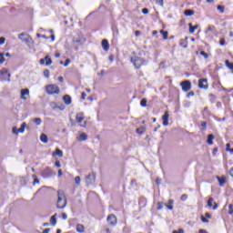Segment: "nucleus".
<instances>
[{
	"label": "nucleus",
	"instance_id": "obj_1",
	"mask_svg": "<svg viewBox=\"0 0 233 233\" xmlns=\"http://www.w3.org/2000/svg\"><path fill=\"white\" fill-rule=\"evenodd\" d=\"M130 61H131V63H133L135 68H137V69L141 68V66H143V65H147V61H145V59L137 56V55L136 54V51H133L131 53Z\"/></svg>",
	"mask_w": 233,
	"mask_h": 233
},
{
	"label": "nucleus",
	"instance_id": "obj_2",
	"mask_svg": "<svg viewBox=\"0 0 233 233\" xmlns=\"http://www.w3.org/2000/svg\"><path fill=\"white\" fill-rule=\"evenodd\" d=\"M57 202H56V208H65L66 207V197L65 196V193L63 191L58 190L57 191Z\"/></svg>",
	"mask_w": 233,
	"mask_h": 233
},
{
	"label": "nucleus",
	"instance_id": "obj_3",
	"mask_svg": "<svg viewBox=\"0 0 233 233\" xmlns=\"http://www.w3.org/2000/svg\"><path fill=\"white\" fill-rule=\"evenodd\" d=\"M46 94H48L49 96H54L56 94H59L60 89H59V86L56 85H48L46 86Z\"/></svg>",
	"mask_w": 233,
	"mask_h": 233
},
{
	"label": "nucleus",
	"instance_id": "obj_4",
	"mask_svg": "<svg viewBox=\"0 0 233 233\" xmlns=\"http://www.w3.org/2000/svg\"><path fill=\"white\" fill-rule=\"evenodd\" d=\"M86 183L87 187L96 183V172H91L86 177Z\"/></svg>",
	"mask_w": 233,
	"mask_h": 233
},
{
	"label": "nucleus",
	"instance_id": "obj_5",
	"mask_svg": "<svg viewBox=\"0 0 233 233\" xmlns=\"http://www.w3.org/2000/svg\"><path fill=\"white\" fill-rule=\"evenodd\" d=\"M41 176H43L46 178L52 177V176H56V172L52 170V168L47 167L41 172Z\"/></svg>",
	"mask_w": 233,
	"mask_h": 233
},
{
	"label": "nucleus",
	"instance_id": "obj_6",
	"mask_svg": "<svg viewBox=\"0 0 233 233\" xmlns=\"http://www.w3.org/2000/svg\"><path fill=\"white\" fill-rule=\"evenodd\" d=\"M180 86L182 87L183 92H188V90L192 88V83L190 80L182 81Z\"/></svg>",
	"mask_w": 233,
	"mask_h": 233
},
{
	"label": "nucleus",
	"instance_id": "obj_7",
	"mask_svg": "<svg viewBox=\"0 0 233 233\" xmlns=\"http://www.w3.org/2000/svg\"><path fill=\"white\" fill-rule=\"evenodd\" d=\"M198 88L208 90V80L207 78H200L198 80Z\"/></svg>",
	"mask_w": 233,
	"mask_h": 233
},
{
	"label": "nucleus",
	"instance_id": "obj_8",
	"mask_svg": "<svg viewBox=\"0 0 233 233\" xmlns=\"http://www.w3.org/2000/svg\"><path fill=\"white\" fill-rule=\"evenodd\" d=\"M107 223L110 225V227H116V225H117V218L116 215L111 214L107 216Z\"/></svg>",
	"mask_w": 233,
	"mask_h": 233
},
{
	"label": "nucleus",
	"instance_id": "obj_9",
	"mask_svg": "<svg viewBox=\"0 0 233 233\" xmlns=\"http://www.w3.org/2000/svg\"><path fill=\"white\" fill-rule=\"evenodd\" d=\"M24 37V38H23ZM18 39H20L21 41H23L24 43H25L26 45H30V43H32V36L30 35H26L25 37V33L19 34L18 35Z\"/></svg>",
	"mask_w": 233,
	"mask_h": 233
},
{
	"label": "nucleus",
	"instance_id": "obj_10",
	"mask_svg": "<svg viewBox=\"0 0 233 233\" xmlns=\"http://www.w3.org/2000/svg\"><path fill=\"white\" fill-rule=\"evenodd\" d=\"M102 48L105 50V52H108L110 50V44H108V40H102Z\"/></svg>",
	"mask_w": 233,
	"mask_h": 233
},
{
	"label": "nucleus",
	"instance_id": "obj_11",
	"mask_svg": "<svg viewBox=\"0 0 233 233\" xmlns=\"http://www.w3.org/2000/svg\"><path fill=\"white\" fill-rule=\"evenodd\" d=\"M162 121L164 127H168V111H166L165 114L162 116Z\"/></svg>",
	"mask_w": 233,
	"mask_h": 233
},
{
	"label": "nucleus",
	"instance_id": "obj_12",
	"mask_svg": "<svg viewBox=\"0 0 233 233\" xmlns=\"http://www.w3.org/2000/svg\"><path fill=\"white\" fill-rule=\"evenodd\" d=\"M217 179L219 183V187H225V183H227V177L225 176L217 177Z\"/></svg>",
	"mask_w": 233,
	"mask_h": 233
},
{
	"label": "nucleus",
	"instance_id": "obj_13",
	"mask_svg": "<svg viewBox=\"0 0 233 233\" xmlns=\"http://www.w3.org/2000/svg\"><path fill=\"white\" fill-rule=\"evenodd\" d=\"M63 101L65 105H72V97L70 95H66L63 96Z\"/></svg>",
	"mask_w": 233,
	"mask_h": 233
},
{
	"label": "nucleus",
	"instance_id": "obj_14",
	"mask_svg": "<svg viewBox=\"0 0 233 233\" xmlns=\"http://www.w3.org/2000/svg\"><path fill=\"white\" fill-rule=\"evenodd\" d=\"M50 225H52L53 227H56V225H57V213L50 218Z\"/></svg>",
	"mask_w": 233,
	"mask_h": 233
},
{
	"label": "nucleus",
	"instance_id": "obj_15",
	"mask_svg": "<svg viewBox=\"0 0 233 233\" xmlns=\"http://www.w3.org/2000/svg\"><path fill=\"white\" fill-rule=\"evenodd\" d=\"M53 157H56V156H58V157H63V150L56 148L53 153H52Z\"/></svg>",
	"mask_w": 233,
	"mask_h": 233
},
{
	"label": "nucleus",
	"instance_id": "obj_16",
	"mask_svg": "<svg viewBox=\"0 0 233 233\" xmlns=\"http://www.w3.org/2000/svg\"><path fill=\"white\" fill-rule=\"evenodd\" d=\"M188 37L186 36L185 39H181L179 42V46H182V48H187L188 46V42H187Z\"/></svg>",
	"mask_w": 233,
	"mask_h": 233
},
{
	"label": "nucleus",
	"instance_id": "obj_17",
	"mask_svg": "<svg viewBox=\"0 0 233 233\" xmlns=\"http://www.w3.org/2000/svg\"><path fill=\"white\" fill-rule=\"evenodd\" d=\"M174 200L169 199L167 204H165V207H167V210H174Z\"/></svg>",
	"mask_w": 233,
	"mask_h": 233
},
{
	"label": "nucleus",
	"instance_id": "obj_18",
	"mask_svg": "<svg viewBox=\"0 0 233 233\" xmlns=\"http://www.w3.org/2000/svg\"><path fill=\"white\" fill-rule=\"evenodd\" d=\"M189 26V34H194L196 32V30H198V28H199V25H192L191 23L188 24Z\"/></svg>",
	"mask_w": 233,
	"mask_h": 233
},
{
	"label": "nucleus",
	"instance_id": "obj_19",
	"mask_svg": "<svg viewBox=\"0 0 233 233\" xmlns=\"http://www.w3.org/2000/svg\"><path fill=\"white\" fill-rule=\"evenodd\" d=\"M30 94V90L28 89H22L21 90V99L26 100V97L25 96H28Z\"/></svg>",
	"mask_w": 233,
	"mask_h": 233
},
{
	"label": "nucleus",
	"instance_id": "obj_20",
	"mask_svg": "<svg viewBox=\"0 0 233 233\" xmlns=\"http://www.w3.org/2000/svg\"><path fill=\"white\" fill-rule=\"evenodd\" d=\"M214 137H216L212 134L208 136V140H207L208 145H214Z\"/></svg>",
	"mask_w": 233,
	"mask_h": 233
},
{
	"label": "nucleus",
	"instance_id": "obj_21",
	"mask_svg": "<svg viewBox=\"0 0 233 233\" xmlns=\"http://www.w3.org/2000/svg\"><path fill=\"white\" fill-rule=\"evenodd\" d=\"M88 139V136L86 133H81L78 137V141H86Z\"/></svg>",
	"mask_w": 233,
	"mask_h": 233
},
{
	"label": "nucleus",
	"instance_id": "obj_22",
	"mask_svg": "<svg viewBox=\"0 0 233 233\" xmlns=\"http://www.w3.org/2000/svg\"><path fill=\"white\" fill-rule=\"evenodd\" d=\"M40 141L45 144L48 143V136H46V134H41Z\"/></svg>",
	"mask_w": 233,
	"mask_h": 233
},
{
	"label": "nucleus",
	"instance_id": "obj_23",
	"mask_svg": "<svg viewBox=\"0 0 233 233\" xmlns=\"http://www.w3.org/2000/svg\"><path fill=\"white\" fill-rule=\"evenodd\" d=\"M76 232L83 233L85 232V226L82 224H77L76 225Z\"/></svg>",
	"mask_w": 233,
	"mask_h": 233
},
{
	"label": "nucleus",
	"instance_id": "obj_24",
	"mask_svg": "<svg viewBox=\"0 0 233 233\" xmlns=\"http://www.w3.org/2000/svg\"><path fill=\"white\" fill-rule=\"evenodd\" d=\"M25 128H26V124L25 122H23L21 127L18 128V134H23Z\"/></svg>",
	"mask_w": 233,
	"mask_h": 233
},
{
	"label": "nucleus",
	"instance_id": "obj_25",
	"mask_svg": "<svg viewBox=\"0 0 233 233\" xmlns=\"http://www.w3.org/2000/svg\"><path fill=\"white\" fill-rule=\"evenodd\" d=\"M160 34L163 35L164 40L168 39V31L160 30Z\"/></svg>",
	"mask_w": 233,
	"mask_h": 233
},
{
	"label": "nucleus",
	"instance_id": "obj_26",
	"mask_svg": "<svg viewBox=\"0 0 233 233\" xmlns=\"http://www.w3.org/2000/svg\"><path fill=\"white\" fill-rule=\"evenodd\" d=\"M74 43H76V45H85V38H76L74 40Z\"/></svg>",
	"mask_w": 233,
	"mask_h": 233
},
{
	"label": "nucleus",
	"instance_id": "obj_27",
	"mask_svg": "<svg viewBox=\"0 0 233 233\" xmlns=\"http://www.w3.org/2000/svg\"><path fill=\"white\" fill-rule=\"evenodd\" d=\"M185 15L187 16H191V15H194V10L192 9H187L185 12H184Z\"/></svg>",
	"mask_w": 233,
	"mask_h": 233
},
{
	"label": "nucleus",
	"instance_id": "obj_28",
	"mask_svg": "<svg viewBox=\"0 0 233 233\" xmlns=\"http://www.w3.org/2000/svg\"><path fill=\"white\" fill-rule=\"evenodd\" d=\"M45 59H46V66H50V65H52V58H50L49 56H46L45 57Z\"/></svg>",
	"mask_w": 233,
	"mask_h": 233
},
{
	"label": "nucleus",
	"instance_id": "obj_29",
	"mask_svg": "<svg viewBox=\"0 0 233 233\" xmlns=\"http://www.w3.org/2000/svg\"><path fill=\"white\" fill-rule=\"evenodd\" d=\"M225 65L228 68H229V70H233V63H231L230 61L228 60H226L225 61Z\"/></svg>",
	"mask_w": 233,
	"mask_h": 233
},
{
	"label": "nucleus",
	"instance_id": "obj_30",
	"mask_svg": "<svg viewBox=\"0 0 233 233\" xmlns=\"http://www.w3.org/2000/svg\"><path fill=\"white\" fill-rule=\"evenodd\" d=\"M81 116H83V113H79V114L76 115L77 123H81L85 119V117H83Z\"/></svg>",
	"mask_w": 233,
	"mask_h": 233
},
{
	"label": "nucleus",
	"instance_id": "obj_31",
	"mask_svg": "<svg viewBox=\"0 0 233 233\" xmlns=\"http://www.w3.org/2000/svg\"><path fill=\"white\" fill-rule=\"evenodd\" d=\"M0 74H1V76H5V75H6L7 74V76H8V77H10V73H8V69H6V68H3L1 71H0Z\"/></svg>",
	"mask_w": 233,
	"mask_h": 233
},
{
	"label": "nucleus",
	"instance_id": "obj_32",
	"mask_svg": "<svg viewBox=\"0 0 233 233\" xmlns=\"http://www.w3.org/2000/svg\"><path fill=\"white\" fill-rule=\"evenodd\" d=\"M226 152H230V154H233V148L230 147V143L226 145Z\"/></svg>",
	"mask_w": 233,
	"mask_h": 233
},
{
	"label": "nucleus",
	"instance_id": "obj_33",
	"mask_svg": "<svg viewBox=\"0 0 233 233\" xmlns=\"http://www.w3.org/2000/svg\"><path fill=\"white\" fill-rule=\"evenodd\" d=\"M32 177L34 179L33 185H39V178H37V176L33 175Z\"/></svg>",
	"mask_w": 233,
	"mask_h": 233
},
{
	"label": "nucleus",
	"instance_id": "obj_34",
	"mask_svg": "<svg viewBox=\"0 0 233 233\" xmlns=\"http://www.w3.org/2000/svg\"><path fill=\"white\" fill-rule=\"evenodd\" d=\"M163 207H165V204L163 202H157V210H163Z\"/></svg>",
	"mask_w": 233,
	"mask_h": 233
},
{
	"label": "nucleus",
	"instance_id": "obj_35",
	"mask_svg": "<svg viewBox=\"0 0 233 233\" xmlns=\"http://www.w3.org/2000/svg\"><path fill=\"white\" fill-rule=\"evenodd\" d=\"M33 123H35V125L39 126L41 125V123H43V121L41 120V118H34Z\"/></svg>",
	"mask_w": 233,
	"mask_h": 233
},
{
	"label": "nucleus",
	"instance_id": "obj_36",
	"mask_svg": "<svg viewBox=\"0 0 233 233\" xmlns=\"http://www.w3.org/2000/svg\"><path fill=\"white\" fill-rule=\"evenodd\" d=\"M5 53H0V65H3L5 63Z\"/></svg>",
	"mask_w": 233,
	"mask_h": 233
},
{
	"label": "nucleus",
	"instance_id": "obj_37",
	"mask_svg": "<svg viewBox=\"0 0 233 233\" xmlns=\"http://www.w3.org/2000/svg\"><path fill=\"white\" fill-rule=\"evenodd\" d=\"M44 76H45V77H46V79H48V77H50V70L45 69Z\"/></svg>",
	"mask_w": 233,
	"mask_h": 233
},
{
	"label": "nucleus",
	"instance_id": "obj_38",
	"mask_svg": "<svg viewBox=\"0 0 233 233\" xmlns=\"http://www.w3.org/2000/svg\"><path fill=\"white\" fill-rule=\"evenodd\" d=\"M212 203H214V198H209L208 200V207L212 208Z\"/></svg>",
	"mask_w": 233,
	"mask_h": 233
},
{
	"label": "nucleus",
	"instance_id": "obj_39",
	"mask_svg": "<svg viewBox=\"0 0 233 233\" xmlns=\"http://www.w3.org/2000/svg\"><path fill=\"white\" fill-rule=\"evenodd\" d=\"M200 56H203L204 59H208V55L205 51H200Z\"/></svg>",
	"mask_w": 233,
	"mask_h": 233
},
{
	"label": "nucleus",
	"instance_id": "obj_40",
	"mask_svg": "<svg viewBox=\"0 0 233 233\" xmlns=\"http://www.w3.org/2000/svg\"><path fill=\"white\" fill-rule=\"evenodd\" d=\"M217 9L219 10V12L221 14H223L225 12V6H223V5H218Z\"/></svg>",
	"mask_w": 233,
	"mask_h": 233
},
{
	"label": "nucleus",
	"instance_id": "obj_41",
	"mask_svg": "<svg viewBox=\"0 0 233 233\" xmlns=\"http://www.w3.org/2000/svg\"><path fill=\"white\" fill-rule=\"evenodd\" d=\"M180 199H181V201H187V199H188V195L183 194V195L180 197Z\"/></svg>",
	"mask_w": 233,
	"mask_h": 233
},
{
	"label": "nucleus",
	"instance_id": "obj_42",
	"mask_svg": "<svg viewBox=\"0 0 233 233\" xmlns=\"http://www.w3.org/2000/svg\"><path fill=\"white\" fill-rule=\"evenodd\" d=\"M209 97H211V103H216V95L214 94H209Z\"/></svg>",
	"mask_w": 233,
	"mask_h": 233
},
{
	"label": "nucleus",
	"instance_id": "obj_43",
	"mask_svg": "<svg viewBox=\"0 0 233 233\" xmlns=\"http://www.w3.org/2000/svg\"><path fill=\"white\" fill-rule=\"evenodd\" d=\"M140 105H141V106H147V98H143V99L140 101Z\"/></svg>",
	"mask_w": 233,
	"mask_h": 233
},
{
	"label": "nucleus",
	"instance_id": "obj_44",
	"mask_svg": "<svg viewBox=\"0 0 233 233\" xmlns=\"http://www.w3.org/2000/svg\"><path fill=\"white\" fill-rule=\"evenodd\" d=\"M75 182H76L77 185H81V177H75Z\"/></svg>",
	"mask_w": 233,
	"mask_h": 233
},
{
	"label": "nucleus",
	"instance_id": "obj_45",
	"mask_svg": "<svg viewBox=\"0 0 233 233\" xmlns=\"http://www.w3.org/2000/svg\"><path fill=\"white\" fill-rule=\"evenodd\" d=\"M155 2H156V5H159V6H163L164 5L163 0H155Z\"/></svg>",
	"mask_w": 233,
	"mask_h": 233
},
{
	"label": "nucleus",
	"instance_id": "obj_46",
	"mask_svg": "<svg viewBox=\"0 0 233 233\" xmlns=\"http://www.w3.org/2000/svg\"><path fill=\"white\" fill-rule=\"evenodd\" d=\"M55 167H56L57 168H61V162L59 160H56L55 162Z\"/></svg>",
	"mask_w": 233,
	"mask_h": 233
},
{
	"label": "nucleus",
	"instance_id": "obj_47",
	"mask_svg": "<svg viewBox=\"0 0 233 233\" xmlns=\"http://www.w3.org/2000/svg\"><path fill=\"white\" fill-rule=\"evenodd\" d=\"M36 37H42L43 39H48V36L41 34H36Z\"/></svg>",
	"mask_w": 233,
	"mask_h": 233
},
{
	"label": "nucleus",
	"instance_id": "obj_48",
	"mask_svg": "<svg viewBox=\"0 0 233 233\" xmlns=\"http://www.w3.org/2000/svg\"><path fill=\"white\" fill-rule=\"evenodd\" d=\"M228 209H229L228 214H233V206H232V204L228 205Z\"/></svg>",
	"mask_w": 233,
	"mask_h": 233
},
{
	"label": "nucleus",
	"instance_id": "obj_49",
	"mask_svg": "<svg viewBox=\"0 0 233 233\" xmlns=\"http://www.w3.org/2000/svg\"><path fill=\"white\" fill-rule=\"evenodd\" d=\"M202 130H207V122H201Z\"/></svg>",
	"mask_w": 233,
	"mask_h": 233
},
{
	"label": "nucleus",
	"instance_id": "obj_50",
	"mask_svg": "<svg viewBox=\"0 0 233 233\" xmlns=\"http://www.w3.org/2000/svg\"><path fill=\"white\" fill-rule=\"evenodd\" d=\"M13 134H15L16 136L19 134V131L16 127H13Z\"/></svg>",
	"mask_w": 233,
	"mask_h": 233
},
{
	"label": "nucleus",
	"instance_id": "obj_51",
	"mask_svg": "<svg viewBox=\"0 0 233 233\" xmlns=\"http://www.w3.org/2000/svg\"><path fill=\"white\" fill-rule=\"evenodd\" d=\"M201 221L202 223H208V219H207V218H205L204 216H201Z\"/></svg>",
	"mask_w": 233,
	"mask_h": 233
},
{
	"label": "nucleus",
	"instance_id": "obj_52",
	"mask_svg": "<svg viewBox=\"0 0 233 233\" xmlns=\"http://www.w3.org/2000/svg\"><path fill=\"white\" fill-rule=\"evenodd\" d=\"M219 45H220L221 46H225V45H226L225 38H221V39H220Z\"/></svg>",
	"mask_w": 233,
	"mask_h": 233
},
{
	"label": "nucleus",
	"instance_id": "obj_53",
	"mask_svg": "<svg viewBox=\"0 0 233 233\" xmlns=\"http://www.w3.org/2000/svg\"><path fill=\"white\" fill-rule=\"evenodd\" d=\"M6 41V38L4 36L0 37V45H5V42Z\"/></svg>",
	"mask_w": 233,
	"mask_h": 233
},
{
	"label": "nucleus",
	"instance_id": "obj_54",
	"mask_svg": "<svg viewBox=\"0 0 233 233\" xmlns=\"http://www.w3.org/2000/svg\"><path fill=\"white\" fill-rule=\"evenodd\" d=\"M173 233H185V230L179 228L178 230H173Z\"/></svg>",
	"mask_w": 233,
	"mask_h": 233
},
{
	"label": "nucleus",
	"instance_id": "obj_55",
	"mask_svg": "<svg viewBox=\"0 0 233 233\" xmlns=\"http://www.w3.org/2000/svg\"><path fill=\"white\" fill-rule=\"evenodd\" d=\"M193 96H195L194 91H190V92L187 95V97H192Z\"/></svg>",
	"mask_w": 233,
	"mask_h": 233
},
{
	"label": "nucleus",
	"instance_id": "obj_56",
	"mask_svg": "<svg viewBox=\"0 0 233 233\" xmlns=\"http://www.w3.org/2000/svg\"><path fill=\"white\" fill-rule=\"evenodd\" d=\"M68 65H70V59L69 58H67L66 60V62L64 63V66H67Z\"/></svg>",
	"mask_w": 233,
	"mask_h": 233
},
{
	"label": "nucleus",
	"instance_id": "obj_57",
	"mask_svg": "<svg viewBox=\"0 0 233 233\" xmlns=\"http://www.w3.org/2000/svg\"><path fill=\"white\" fill-rule=\"evenodd\" d=\"M62 219H68V215H66V213H62Z\"/></svg>",
	"mask_w": 233,
	"mask_h": 233
},
{
	"label": "nucleus",
	"instance_id": "obj_58",
	"mask_svg": "<svg viewBox=\"0 0 233 233\" xmlns=\"http://www.w3.org/2000/svg\"><path fill=\"white\" fill-rule=\"evenodd\" d=\"M81 99H83V100L86 99V93L82 92Z\"/></svg>",
	"mask_w": 233,
	"mask_h": 233
},
{
	"label": "nucleus",
	"instance_id": "obj_59",
	"mask_svg": "<svg viewBox=\"0 0 233 233\" xmlns=\"http://www.w3.org/2000/svg\"><path fill=\"white\" fill-rule=\"evenodd\" d=\"M205 218H208V219L212 218V215L210 213H206Z\"/></svg>",
	"mask_w": 233,
	"mask_h": 233
},
{
	"label": "nucleus",
	"instance_id": "obj_60",
	"mask_svg": "<svg viewBox=\"0 0 233 233\" xmlns=\"http://www.w3.org/2000/svg\"><path fill=\"white\" fill-rule=\"evenodd\" d=\"M142 14H145V15L148 14V8H143Z\"/></svg>",
	"mask_w": 233,
	"mask_h": 233
},
{
	"label": "nucleus",
	"instance_id": "obj_61",
	"mask_svg": "<svg viewBox=\"0 0 233 233\" xmlns=\"http://www.w3.org/2000/svg\"><path fill=\"white\" fill-rule=\"evenodd\" d=\"M58 110H65V106H56Z\"/></svg>",
	"mask_w": 233,
	"mask_h": 233
},
{
	"label": "nucleus",
	"instance_id": "obj_62",
	"mask_svg": "<svg viewBox=\"0 0 233 233\" xmlns=\"http://www.w3.org/2000/svg\"><path fill=\"white\" fill-rule=\"evenodd\" d=\"M198 233H208V232L205 229H199Z\"/></svg>",
	"mask_w": 233,
	"mask_h": 233
},
{
	"label": "nucleus",
	"instance_id": "obj_63",
	"mask_svg": "<svg viewBox=\"0 0 233 233\" xmlns=\"http://www.w3.org/2000/svg\"><path fill=\"white\" fill-rule=\"evenodd\" d=\"M229 175L233 177V167L229 170Z\"/></svg>",
	"mask_w": 233,
	"mask_h": 233
},
{
	"label": "nucleus",
	"instance_id": "obj_64",
	"mask_svg": "<svg viewBox=\"0 0 233 233\" xmlns=\"http://www.w3.org/2000/svg\"><path fill=\"white\" fill-rule=\"evenodd\" d=\"M48 232H50V228H46V229H44V231H43V233H48Z\"/></svg>",
	"mask_w": 233,
	"mask_h": 233
}]
</instances>
